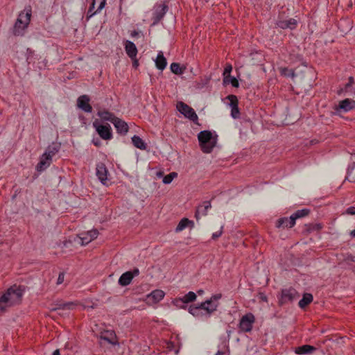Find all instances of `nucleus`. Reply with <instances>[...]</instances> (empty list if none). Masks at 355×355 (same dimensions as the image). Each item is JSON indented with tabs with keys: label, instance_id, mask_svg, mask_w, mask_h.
<instances>
[{
	"label": "nucleus",
	"instance_id": "nucleus-47",
	"mask_svg": "<svg viewBox=\"0 0 355 355\" xmlns=\"http://www.w3.org/2000/svg\"><path fill=\"white\" fill-rule=\"evenodd\" d=\"M64 273L63 272H60V274L58 275V280H57V284H61L64 282Z\"/></svg>",
	"mask_w": 355,
	"mask_h": 355
},
{
	"label": "nucleus",
	"instance_id": "nucleus-24",
	"mask_svg": "<svg viewBox=\"0 0 355 355\" xmlns=\"http://www.w3.org/2000/svg\"><path fill=\"white\" fill-rule=\"evenodd\" d=\"M155 64L158 69L163 70L167 64L166 59L163 55L162 52H159L155 60Z\"/></svg>",
	"mask_w": 355,
	"mask_h": 355
},
{
	"label": "nucleus",
	"instance_id": "nucleus-7",
	"mask_svg": "<svg viewBox=\"0 0 355 355\" xmlns=\"http://www.w3.org/2000/svg\"><path fill=\"white\" fill-rule=\"evenodd\" d=\"M300 295L296 291L295 289L290 288L286 289H283L282 291V295L279 300V302L283 304L288 303L289 302H292L296 298L299 297Z\"/></svg>",
	"mask_w": 355,
	"mask_h": 355
},
{
	"label": "nucleus",
	"instance_id": "nucleus-11",
	"mask_svg": "<svg viewBox=\"0 0 355 355\" xmlns=\"http://www.w3.org/2000/svg\"><path fill=\"white\" fill-rule=\"evenodd\" d=\"M168 10V6L165 4H161L155 7L153 13V25L157 24L164 16Z\"/></svg>",
	"mask_w": 355,
	"mask_h": 355
},
{
	"label": "nucleus",
	"instance_id": "nucleus-33",
	"mask_svg": "<svg viewBox=\"0 0 355 355\" xmlns=\"http://www.w3.org/2000/svg\"><path fill=\"white\" fill-rule=\"evenodd\" d=\"M218 305H219V303H212L211 301H210V304H207L205 308V312L207 313V314L208 315H210L215 311H216Z\"/></svg>",
	"mask_w": 355,
	"mask_h": 355
},
{
	"label": "nucleus",
	"instance_id": "nucleus-32",
	"mask_svg": "<svg viewBox=\"0 0 355 355\" xmlns=\"http://www.w3.org/2000/svg\"><path fill=\"white\" fill-rule=\"evenodd\" d=\"M232 70V65L230 64H227L224 69V72H223V75H224L223 82L225 84L229 83L228 78H231L230 73H231Z\"/></svg>",
	"mask_w": 355,
	"mask_h": 355
},
{
	"label": "nucleus",
	"instance_id": "nucleus-35",
	"mask_svg": "<svg viewBox=\"0 0 355 355\" xmlns=\"http://www.w3.org/2000/svg\"><path fill=\"white\" fill-rule=\"evenodd\" d=\"M178 176V173L176 172H172L169 174L166 175L163 178V182L166 184H170L173 180Z\"/></svg>",
	"mask_w": 355,
	"mask_h": 355
},
{
	"label": "nucleus",
	"instance_id": "nucleus-34",
	"mask_svg": "<svg viewBox=\"0 0 355 355\" xmlns=\"http://www.w3.org/2000/svg\"><path fill=\"white\" fill-rule=\"evenodd\" d=\"M196 294L192 291L189 292L182 298L185 302V303L193 302L196 300Z\"/></svg>",
	"mask_w": 355,
	"mask_h": 355
},
{
	"label": "nucleus",
	"instance_id": "nucleus-55",
	"mask_svg": "<svg viewBox=\"0 0 355 355\" xmlns=\"http://www.w3.org/2000/svg\"><path fill=\"white\" fill-rule=\"evenodd\" d=\"M350 235L352 237H355V229L350 232Z\"/></svg>",
	"mask_w": 355,
	"mask_h": 355
},
{
	"label": "nucleus",
	"instance_id": "nucleus-59",
	"mask_svg": "<svg viewBox=\"0 0 355 355\" xmlns=\"http://www.w3.org/2000/svg\"><path fill=\"white\" fill-rule=\"evenodd\" d=\"M96 146H98V142L94 143Z\"/></svg>",
	"mask_w": 355,
	"mask_h": 355
},
{
	"label": "nucleus",
	"instance_id": "nucleus-16",
	"mask_svg": "<svg viewBox=\"0 0 355 355\" xmlns=\"http://www.w3.org/2000/svg\"><path fill=\"white\" fill-rule=\"evenodd\" d=\"M119 134L125 135L128 131V125L126 122L116 117L112 122Z\"/></svg>",
	"mask_w": 355,
	"mask_h": 355
},
{
	"label": "nucleus",
	"instance_id": "nucleus-19",
	"mask_svg": "<svg viewBox=\"0 0 355 355\" xmlns=\"http://www.w3.org/2000/svg\"><path fill=\"white\" fill-rule=\"evenodd\" d=\"M125 50L130 59L134 60L136 58L137 54V49L132 42L129 40L125 41Z\"/></svg>",
	"mask_w": 355,
	"mask_h": 355
},
{
	"label": "nucleus",
	"instance_id": "nucleus-53",
	"mask_svg": "<svg viewBox=\"0 0 355 355\" xmlns=\"http://www.w3.org/2000/svg\"><path fill=\"white\" fill-rule=\"evenodd\" d=\"M53 355H60V350L59 349H56L53 352Z\"/></svg>",
	"mask_w": 355,
	"mask_h": 355
},
{
	"label": "nucleus",
	"instance_id": "nucleus-18",
	"mask_svg": "<svg viewBox=\"0 0 355 355\" xmlns=\"http://www.w3.org/2000/svg\"><path fill=\"white\" fill-rule=\"evenodd\" d=\"M52 162V158L47 155L46 154L44 153L41 157L39 163L37 164L36 168L39 171H44L46 169L48 166H50L51 163Z\"/></svg>",
	"mask_w": 355,
	"mask_h": 355
},
{
	"label": "nucleus",
	"instance_id": "nucleus-48",
	"mask_svg": "<svg viewBox=\"0 0 355 355\" xmlns=\"http://www.w3.org/2000/svg\"><path fill=\"white\" fill-rule=\"evenodd\" d=\"M346 214L349 215H355V207H349L346 210Z\"/></svg>",
	"mask_w": 355,
	"mask_h": 355
},
{
	"label": "nucleus",
	"instance_id": "nucleus-52",
	"mask_svg": "<svg viewBox=\"0 0 355 355\" xmlns=\"http://www.w3.org/2000/svg\"><path fill=\"white\" fill-rule=\"evenodd\" d=\"M133 60V66H134L135 67H137L138 66V64H138V61H137V60H136V58H135V59H134V60Z\"/></svg>",
	"mask_w": 355,
	"mask_h": 355
},
{
	"label": "nucleus",
	"instance_id": "nucleus-49",
	"mask_svg": "<svg viewBox=\"0 0 355 355\" xmlns=\"http://www.w3.org/2000/svg\"><path fill=\"white\" fill-rule=\"evenodd\" d=\"M322 225L320 224L310 225L309 230H320Z\"/></svg>",
	"mask_w": 355,
	"mask_h": 355
},
{
	"label": "nucleus",
	"instance_id": "nucleus-2",
	"mask_svg": "<svg viewBox=\"0 0 355 355\" xmlns=\"http://www.w3.org/2000/svg\"><path fill=\"white\" fill-rule=\"evenodd\" d=\"M31 17V8H25L21 12L14 26L13 33L15 35H23L24 30L28 27Z\"/></svg>",
	"mask_w": 355,
	"mask_h": 355
},
{
	"label": "nucleus",
	"instance_id": "nucleus-30",
	"mask_svg": "<svg viewBox=\"0 0 355 355\" xmlns=\"http://www.w3.org/2000/svg\"><path fill=\"white\" fill-rule=\"evenodd\" d=\"M171 70L173 73L177 74V75H180L184 73V69L181 67L180 64L176 63V62H173L171 64Z\"/></svg>",
	"mask_w": 355,
	"mask_h": 355
},
{
	"label": "nucleus",
	"instance_id": "nucleus-37",
	"mask_svg": "<svg viewBox=\"0 0 355 355\" xmlns=\"http://www.w3.org/2000/svg\"><path fill=\"white\" fill-rule=\"evenodd\" d=\"M110 336H111L110 338H108L106 336H101V338L112 345H116L117 341L116 340V335L111 333Z\"/></svg>",
	"mask_w": 355,
	"mask_h": 355
},
{
	"label": "nucleus",
	"instance_id": "nucleus-54",
	"mask_svg": "<svg viewBox=\"0 0 355 355\" xmlns=\"http://www.w3.org/2000/svg\"><path fill=\"white\" fill-rule=\"evenodd\" d=\"M137 35H138V33L135 31H132L131 33V36H132V37L137 36Z\"/></svg>",
	"mask_w": 355,
	"mask_h": 355
},
{
	"label": "nucleus",
	"instance_id": "nucleus-10",
	"mask_svg": "<svg viewBox=\"0 0 355 355\" xmlns=\"http://www.w3.org/2000/svg\"><path fill=\"white\" fill-rule=\"evenodd\" d=\"M297 24V21L293 18L288 19H282L279 18L275 22V26L282 29L289 28L291 30H293L295 28Z\"/></svg>",
	"mask_w": 355,
	"mask_h": 355
},
{
	"label": "nucleus",
	"instance_id": "nucleus-23",
	"mask_svg": "<svg viewBox=\"0 0 355 355\" xmlns=\"http://www.w3.org/2000/svg\"><path fill=\"white\" fill-rule=\"evenodd\" d=\"M98 116L101 117L104 121H108L110 122H113L114 119L116 118L114 114L107 110H99L97 113Z\"/></svg>",
	"mask_w": 355,
	"mask_h": 355
},
{
	"label": "nucleus",
	"instance_id": "nucleus-56",
	"mask_svg": "<svg viewBox=\"0 0 355 355\" xmlns=\"http://www.w3.org/2000/svg\"><path fill=\"white\" fill-rule=\"evenodd\" d=\"M157 175L158 177H162V176L163 175V172H161V171H160V172L157 173Z\"/></svg>",
	"mask_w": 355,
	"mask_h": 355
},
{
	"label": "nucleus",
	"instance_id": "nucleus-31",
	"mask_svg": "<svg viewBox=\"0 0 355 355\" xmlns=\"http://www.w3.org/2000/svg\"><path fill=\"white\" fill-rule=\"evenodd\" d=\"M189 312L195 317L202 316L204 314L202 311H200V307L193 305L189 306Z\"/></svg>",
	"mask_w": 355,
	"mask_h": 355
},
{
	"label": "nucleus",
	"instance_id": "nucleus-58",
	"mask_svg": "<svg viewBox=\"0 0 355 355\" xmlns=\"http://www.w3.org/2000/svg\"><path fill=\"white\" fill-rule=\"evenodd\" d=\"M198 293L199 295H201V294H202V293H203V291H202V290H199V291H198Z\"/></svg>",
	"mask_w": 355,
	"mask_h": 355
},
{
	"label": "nucleus",
	"instance_id": "nucleus-1",
	"mask_svg": "<svg viewBox=\"0 0 355 355\" xmlns=\"http://www.w3.org/2000/svg\"><path fill=\"white\" fill-rule=\"evenodd\" d=\"M23 291L18 287L12 286L0 297V315L5 313L8 307L17 303L21 300Z\"/></svg>",
	"mask_w": 355,
	"mask_h": 355
},
{
	"label": "nucleus",
	"instance_id": "nucleus-5",
	"mask_svg": "<svg viewBox=\"0 0 355 355\" xmlns=\"http://www.w3.org/2000/svg\"><path fill=\"white\" fill-rule=\"evenodd\" d=\"M254 321L255 318L254 315L251 313H247L241 318L239 322V328L244 332L250 331Z\"/></svg>",
	"mask_w": 355,
	"mask_h": 355
},
{
	"label": "nucleus",
	"instance_id": "nucleus-9",
	"mask_svg": "<svg viewBox=\"0 0 355 355\" xmlns=\"http://www.w3.org/2000/svg\"><path fill=\"white\" fill-rule=\"evenodd\" d=\"M355 108V101L345 98L339 102V104L336 106L335 110L336 112L343 111L347 112Z\"/></svg>",
	"mask_w": 355,
	"mask_h": 355
},
{
	"label": "nucleus",
	"instance_id": "nucleus-14",
	"mask_svg": "<svg viewBox=\"0 0 355 355\" xmlns=\"http://www.w3.org/2000/svg\"><path fill=\"white\" fill-rule=\"evenodd\" d=\"M295 225V218L291 216L289 218L284 217L279 218L276 223L277 228H291Z\"/></svg>",
	"mask_w": 355,
	"mask_h": 355
},
{
	"label": "nucleus",
	"instance_id": "nucleus-29",
	"mask_svg": "<svg viewBox=\"0 0 355 355\" xmlns=\"http://www.w3.org/2000/svg\"><path fill=\"white\" fill-rule=\"evenodd\" d=\"M311 211L309 209H302L296 211L295 213H293L291 216L295 218V221L297 218H303L306 216H308L310 214Z\"/></svg>",
	"mask_w": 355,
	"mask_h": 355
},
{
	"label": "nucleus",
	"instance_id": "nucleus-28",
	"mask_svg": "<svg viewBox=\"0 0 355 355\" xmlns=\"http://www.w3.org/2000/svg\"><path fill=\"white\" fill-rule=\"evenodd\" d=\"M313 301V295L310 293H305L303 295L302 300H300L298 304L302 309L306 307Z\"/></svg>",
	"mask_w": 355,
	"mask_h": 355
},
{
	"label": "nucleus",
	"instance_id": "nucleus-41",
	"mask_svg": "<svg viewBox=\"0 0 355 355\" xmlns=\"http://www.w3.org/2000/svg\"><path fill=\"white\" fill-rule=\"evenodd\" d=\"M223 226L222 225L218 232L212 234V236H211L212 239L216 240L218 238H219L223 234Z\"/></svg>",
	"mask_w": 355,
	"mask_h": 355
},
{
	"label": "nucleus",
	"instance_id": "nucleus-38",
	"mask_svg": "<svg viewBox=\"0 0 355 355\" xmlns=\"http://www.w3.org/2000/svg\"><path fill=\"white\" fill-rule=\"evenodd\" d=\"M73 304L72 302L69 303H64V304H60L58 305V306L54 310H59V309H71L73 306Z\"/></svg>",
	"mask_w": 355,
	"mask_h": 355
},
{
	"label": "nucleus",
	"instance_id": "nucleus-40",
	"mask_svg": "<svg viewBox=\"0 0 355 355\" xmlns=\"http://www.w3.org/2000/svg\"><path fill=\"white\" fill-rule=\"evenodd\" d=\"M239 114H240V112H239V107H232V110H231V116L234 118V119H238L239 118Z\"/></svg>",
	"mask_w": 355,
	"mask_h": 355
},
{
	"label": "nucleus",
	"instance_id": "nucleus-46",
	"mask_svg": "<svg viewBox=\"0 0 355 355\" xmlns=\"http://www.w3.org/2000/svg\"><path fill=\"white\" fill-rule=\"evenodd\" d=\"M209 304H210V301H209L207 300L200 303L198 306L200 307V309L201 311H202V310L205 311V308H206L207 305Z\"/></svg>",
	"mask_w": 355,
	"mask_h": 355
},
{
	"label": "nucleus",
	"instance_id": "nucleus-3",
	"mask_svg": "<svg viewBox=\"0 0 355 355\" xmlns=\"http://www.w3.org/2000/svg\"><path fill=\"white\" fill-rule=\"evenodd\" d=\"M198 139L201 150L205 153H210L216 146V140L213 138L209 130H202L198 133Z\"/></svg>",
	"mask_w": 355,
	"mask_h": 355
},
{
	"label": "nucleus",
	"instance_id": "nucleus-6",
	"mask_svg": "<svg viewBox=\"0 0 355 355\" xmlns=\"http://www.w3.org/2000/svg\"><path fill=\"white\" fill-rule=\"evenodd\" d=\"M93 126L96 128L98 134L103 139L109 140L112 139V134L111 127L109 124L100 125L97 121H94L93 123Z\"/></svg>",
	"mask_w": 355,
	"mask_h": 355
},
{
	"label": "nucleus",
	"instance_id": "nucleus-57",
	"mask_svg": "<svg viewBox=\"0 0 355 355\" xmlns=\"http://www.w3.org/2000/svg\"><path fill=\"white\" fill-rule=\"evenodd\" d=\"M216 355H225L224 352L218 351Z\"/></svg>",
	"mask_w": 355,
	"mask_h": 355
},
{
	"label": "nucleus",
	"instance_id": "nucleus-43",
	"mask_svg": "<svg viewBox=\"0 0 355 355\" xmlns=\"http://www.w3.org/2000/svg\"><path fill=\"white\" fill-rule=\"evenodd\" d=\"M222 295L221 294H216L211 297L209 301H211L212 303H218V300L221 298Z\"/></svg>",
	"mask_w": 355,
	"mask_h": 355
},
{
	"label": "nucleus",
	"instance_id": "nucleus-17",
	"mask_svg": "<svg viewBox=\"0 0 355 355\" xmlns=\"http://www.w3.org/2000/svg\"><path fill=\"white\" fill-rule=\"evenodd\" d=\"M165 295V293L159 289L152 291L147 295V300L152 303H157L161 301Z\"/></svg>",
	"mask_w": 355,
	"mask_h": 355
},
{
	"label": "nucleus",
	"instance_id": "nucleus-45",
	"mask_svg": "<svg viewBox=\"0 0 355 355\" xmlns=\"http://www.w3.org/2000/svg\"><path fill=\"white\" fill-rule=\"evenodd\" d=\"M229 83H230L233 87H238L239 86V81L234 77H232L228 78Z\"/></svg>",
	"mask_w": 355,
	"mask_h": 355
},
{
	"label": "nucleus",
	"instance_id": "nucleus-8",
	"mask_svg": "<svg viewBox=\"0 0 355 355\" xmlns=\"http://www.w3.org/2000/svg\"><path fill=\"white\" fill-rule=\"evenodd\" d=\"M98 235V232L96 229L81 233L78 236V243L82 245H85L97 238Z\"/></svg>",
	"mask_w": 355,
	"mask_h": 355
},
{
	"label": "nucleus",
	"instance_id": "nucleus-13",
	"mask_svg": "<svg viewBox=\"0 0 355 355\" xmlns=\"http://www.w3.org/2000/svg\"><path fill=\"white\" fill-rule=\"evenodd\" d=\"M211 208L210 201H204L202 205H199L195 213V218L197 220H199L200 215L205 216L207 215L208 211Z\"/></svg>",
	"mask_w": 355,
	"mask_h": 355
},
{
	"label": "nucleus",
	"instance_id": "nucleus-22",
	"mask_svg": "<svg viewBox=\"0 0 355 355\" xmlns=\"http://www.w3.org/2000/svg\"><path fill=\"white\" fill-rule=\"evenodd\" d=\"M105 3H106V0H102L101 2L100 3L97 10L95 12H93V10H94V6H95V0H93L92 3L88 10L87 18L89 19V18L92 17L93 15H94L96 12H100L105 7Z\"/></svg>",
	"mask_w": 355,
	"mask_h": 355
},
{
	"label": "nucleus",
	"instance_id": "nucleus-60",
	"mask_svg": "<svg viewBox=\"0 0 355 355\" xmlns=\"http://www.w3.org/2000/svg\"><path fill=\"white\" fill-rule=\"evenodd\" d=\"M354 94H355V91H354Z\"/></svg>",
	"mask_w": 355,
	"mask_h": 355
},
{
	"label": "nucleus",
	"instance_id": "nucleus-27",
	"mask_svg": "<svg viewBox=\"0 0 355 355\" xmlns=\"http://www.w3.org/2000/svg\"><path fill=\"white\" fill-rule=\"evenodd\" d=\"M132 142L133 145L137 148H139L141 150H145L146 148V144H145V142L140 137L137 135H134L132 137Z\"/></svg>",
	"mask_w": 355,
	"mask_h": 355
},
{
	"label": "nucleus",
	"instance_id": "nucleus-12",
	"mask_svg": "<svg viewBox=\"0 0 355 355\" xmlns=\"http://www.w3.org/2000/svg\"><path fill=\"white\" fill-rule=\"evenodd\" d=\"M89 98L87 95H82L78 97L77 100V105L79 108L85 112L90 113L92 111V107L89 103Z\"/></svg>",
	"mask_w": 355,
	"mask_h": 355
},
{
	"label": "nucleus",
	"instance_id": "nucleus-20",
	"mask_svg": "<svg viewBox=\"0 0 355 355\" xmlns=\"http://www.w3.org/2000/svg\"><path fill=\"white\" fill-rule=\"evenodd\" d=\"M315 351V347L309 345H302L295 349V352L297 354H311Z\"/></svg>",
	"mask_w": 355,
	"mask_h": 355
},
{
	"label": "nucleus",
	"instance_id": "nucleus-15",
	"mask_svg": "<svg viewBox=\"0 0 355 355\" xmlns=\"http://www.w3.org/2000/svg\"><path fill=\"white\" fill-rule=\"evenodd\" d=\"M107 169L103 163H100L96 166V175L98 180L103 184H105L107 180Z\"/></svg>",
	"mask_w": 355,
	"mask_h": 355
},
{
	"label": "nucleus",
	"instance_id": "nucleus-51",
	"mask_svg": "<svg viewBox=\"0 0 355 355\" xmlns=\"http://www.w3.org/2000/svg\"><path fill=\"white\" fill-rule=\"evenodd\" d=\"M346 260L355 262V257L352 255H348L346 258Z\"/></svg>",
	"mask_w": 355,
	"mask_h": 355
},
{
	"label": "nucleus",
	"instance_id": "nucleus-42",
	"mask_svg": "<svg viewBox=\"0 0 355 355\" xmlns=\"http://www.w3.org/2000/svg\"><path fill=\"white\" fill-rule=\"evenodd\" d=\"M354 170V168H352L348 171L347 176L346 178L349 182H355V176L352 175V173H353Z\"/></svg>",
	"mask_w": 355,
	"mask_h": 355
},
{
	"label": "nucleus",
	"instance_id": "nucleus-25",
	"mask_svg": "<svg viewBox=\"0 0 355 355\" xmlns=\"http://www.w3.org/2000/svg\"><path fill=\"white\" fill-rule=\"evenodd\" d=\"M193 222L192 220H189L187 218H182L177 225L175 228V232H179L184 230L189 225H191V227H193Z\"/></svg>",
	"mask_w": 355,
	"mask_h": 355
},
{
	"label": "nucleus",
	"instance_id": "nucleus-36",
	"mask_svg": "<svg viewBox=\"0 0 355 355\" xmlns=\"http://www.w3.org/2000/svg\"><path fill=\"white\" fill-rule=\"evenodd\" d=\"M173 304L177 306L178 308H180V309H185L187 307V303H185V302L183 300V299L182 297H180V298H176L173 301Z\"/></svg>",
	"mask_w": 355,
	"mask_h": 355
},
{
	"label": "nucleus",
	"instance_id": "nucleus-21",
	"mask_svg": "<svg viewBox=\"0 0 355 355\" xmlns=\"http://www.w3.org/2000/svg\"><path fill=\"white\" fill-rule=\"evenodd\" d=\"M132 280V275L130 271H127L123 273L119 279V284L122 286L129 285Z\"/></svg>",
	"mask_w": 355,
	"mask_h": 355
},
{
	"label": "nucleus",
	"instance_id": "nucleus-26",
	"mask_svg": "<svg viewBox=\"0 0 355 355\" xmlns=\"http://www.w3.org/2000/svg\"><path fill=\"white\" fill-rule=\"evenodd\" d=\"M60 148V145L58 144H52L51 145H49L44 153L51 157V158L58 153L59 150Z\"/></svg>",
	"mask_w": 355,
	"mask_h": 355
},
{
	"label": "nucleus",
	"instance_id": "nucleus-44",
	"mask_svg": "<svg viewBox=\"0 0 355 355\" xmlns=\"http://www.w3.org/2000/svg\"><path fill=\"white\" fill-rule=\"evenodd\" d=\"M354 78L350 76L349 78V81L348 83L345 85V92H348L349 91V89L352 86V85L354 84Z\"/></svg>",
	"mask_w": 355,
	"mask_h": 355
},
{
	"label": "nucleus",
	"instance_id": "nucleus-4",
	"mask_svg": "<svg viewBox=\"0 0 355 355\" xmlns=\"http://www.w3.org/2000/svg\"><path fill=\"white\" fill-rule=\"evenodd\" d=\"M178 110L185 117L197 123L198 117L194 110L186 103L180 101L177 103Z\"/></svg>",
	"mask_w": 355,
	"mask_h": 355
},
{
	"label": "nucleus",
	"instance_id": "nucleus-50",
	"mask_svg": "<svg viewBox=\"0 0 355 355\" xmlns=\"http://www.w3.org/2000/svg\"><path fill=\"white\" fill-rule=\"evenodd\" d=\"M130 273L132 275V279L139 275V270L138 268H135L133 270L130 271Z\"/></svg>",
	"mask_w": 355,
	"mask_h": 355
},
{
	"label": "nucleus",
	"instance_id": "nucleus-39",
	"mask_svg": "<svg viewBox=\"0 0 355 355\" xmlns=\"http://www.w3.org/2000/svg\"><path fill=\"white\" fill-rule=\"evenodd\" d=\"M228 98L230 100V106L231 107H238V99L236 96L230 95L228 96Z\"/></svg>",
	"mask_w": 355,
	"mask_h": 355
}]
</instances>
